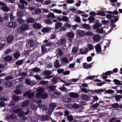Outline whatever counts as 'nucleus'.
I'll return each mask as SVG.
<instances>
[{
	"label": "nucleus",
	"mask_w": 122,
	"mask_h": 122,
	"mask_svg": "<svg viewBox=\"0 0 122 122\" xmlns=\"http://www.w3.org/2000/svg\"><path fill=\"white\" fill-rule=\"evenodd\" d=\"M59 41L60 42V44L64 45L65 44L66 40V39L63 38L60 39L58 41Z\"/></svg>",
	"instance_id": "nucleus-21"
},
{
	"label": "nucleus",
	"mask_w": 122,
	"mask_h": 122,
	"mask_svg": "<svg viewBox=\"0 0 122 122\" xmlns=\"http://www.w3.org/2000/svg\"><path fill=\"white\" fill-rule=\"evenodd\" d=\"M23 63V60H19L15 62V64L17 66H19L21 65Z\"/></svg>",
	"instance_id": "nucleus-47"
},
{
	"label": "nucleus",
	"mask_w": 122,
	"mask_h": 122,
	"mask_svg": "<svg viewBox=\"0 0 122 122\" xmlns=\"http://www.w3.org/2000/svg\"><path fill=\"white\" fill-rule=\"evenodd\" d=\"M25 81L26 84H27L28 85H30L31 84V81L30 80L28 79H25Z\"/></svg>",
	"instance_id": "nucleus-63"
},
{
	"label": "nucleus",
	"mask_w": 122,
	"mask_h": 122,
	"mask_svg": "<svg viewBox=\"0 0 122 122\" xmlns=\"http://www.w3.org/2000/svg\"><path fill=\"white\" fill-rule=\"evenodd\" d=\"M88 51V49L85 47L81 48L79 50L81 54H86L87 52Z\"/></svg>",
	"instance_id": "nucleus-13"
},
{
	"label": "nucleus",
	"mask_w": 122,
	"mask_h": 122,
	"mask_svg": "<svg viewBox=\"0 0 122 122\" xmlns=\"http://www.w3.org/2000/svg\"><path fill=\"white\" fill-rule=\"evenodd\" d=\"M76 34L79 36L83 37L85 35V33L83 30H77L76 32Z\"/></svg>",
	"instance_id": "nucleus-5"
},
{
	"label": "nucleus",
	"mask_w": 122,
	"mask_h": 122,
	"mask_svg": "<svg viewBox=\"0 0 122 122\" xmlns=\"http://www.w3.org/2000/svg\"><path fill=\"white\" fill-rule=\"evenodd\" d=\"M26 21L28 23H32L35 22V19L34 18L30 17L26 20Z\"/></svg>",
	"instance_id": "nucleus-27"
},
{
	"label": "nucleus",
	"mask_w": 122,
	"mask_h": 122,
	"mask_svg": "<svg viewBox=\"0 0 122 122\" xmlns=\"http://www.w3.org/2000/svg\"><path fill=\"white\" fill-rule=\"evenodd\" d=\"M93 33L91 31H88L85 33V35L87 36H92L93 35Z\"/></svg>",
	"instance_id": "nucleus-58"
},
{
	"label": "nucleus",
	"mask_w": 122,
	"mask_h": 122,
	"mask_svg": "<svg viewBox=\"0 0 122 122\" xmlns=\"http://www.w3.org/2000/svg\"><path fill=\"white\" fill-rule=\"evenodd\" d=\"M28 45L31 47L34 46L35 44V42L32 39H30L29 40H28Z\"/></svg>",
	"instance_id": "nucleus-18"
},
{
	"label": "nucleus",
	"mask_w": 122,
	"mask_h": 122,
	"mask_svg": "<svg viewBox=\"0 0 122 122\" xmlns=\"http://www.w3.org/2000/svg\"><path fill=\"white\" fill-rule=\"evenodd\" d=\"M62 20L63 21L68 22L69 21V19L66 16H63L62 18Z\"/></svg>",
	"instance_id": "nucleus-53"
},
{
	"label": "nucleus",
	"mask_w": 122,
	"mask_h": 122,
	"mask_svg": "<svg viewBox=\"0 0 122 122\" xmlns=\"http://www.w3.org/2000/svg\"><path fill=\"white\" fill-rule=\"evenodd\" d=\"M14 57L15 59H18V58L20 56V52L19 51H16L14 53Z\"/></svg>",
	"instance_id": "nucleus-22"
},
{
	"label": "nucleus",
	"mask_w": 122,
	"mask_h": 122,
	"mask_svg": "<svg viewBox=\"0 0 122 122\" xmlns=\"http://www.w3.org/2000/svg\"><path fill=\"white\" fill-rule=\"evenodd\" d=\"M13 37L11 35H9L7 38V41L8 43H9L11 42L13 39Z\"/></svg>",
	"instance_id": "nucleus-20"
},
{
	"label": "nucleus",
	"mask_w": 122,
	"mask_h": 122,
	"mask_svg": "<svg viewBox=\"0 0 122 122\" xmlns=\"http://www.w3.org/2000/svg\"><path fill=\"white\" fill-rule=\"evenodd\" d=\"M63 100L64 102H69L71 101V99L67 97H66L65 98H64Z\"/></svg>",
	"instance_id": "nucleus-28"
},
{
	"label": "nucleus",
	"mask_w": 122,
	"mask_h": 122,
	"mask_svg": "<svg viewBox=\"0 0 122 122\" xmlns=\"http://www.w3.org/2000/svg\"><path fill=\"white\" fill-rule=\"evenodd\" d=\"M69 94L70 96L71 97L77 98L79 97V95L76 92H70Z\"/></svg>",
	"instance_id": "nucleus-12"
},
{
	"label": "nucleus",
	"mask_w": 122,
	"mask_h": 122,
	"mask_svg": "<svg viewBox=\"0 0 122 122\" xmlns=\"http://www.w3.org/2000/svg\"><path fill=\"white\" fill-rule=\"evenodd\" d=\"M29 70H31L34 72H39L40 71L39 68L37 67H35L32 69H29Z\"/></svg>",
	"instance_id": "nucleus-54"
},
{
	"label": "nucleus",
	"mask_w": 122,
	"mask_h": 122,
	"mask_svg": "<svg viewBox=\"0 0 122 122\" xmlns=\"http://www.w3.org/2000/svg\"><path fill=\"white\" fill-rule=\"evenodd\" d=\"M112 107L114 108H115L117 110H119L120 107V105L117 103H114L111 105Z\"/></svg>",
	"instance_id": "nucleus-14"
},
{
	"label": "nucleus",
	"mask_w": 122,
	"mask_h": 122,
	"mask_svg": "<svg viewBox=\"0 0 122 122\" xmlns=\"http://www.w3.org/2000/svg\"><path fill=\"white\" fill-rule=\"evenodd\" d=\"M59 89L60 91L65 92H67L68 91L67 89L64 86H62L61 87L59 88Z\"/></svg>",
	"instance_id": "nucleus-46"
},
{
	"label": "nucleus",
	"mask_w": 122,
	"mask_h": 122,
	"mask_svg": "<svg viewBox=\"0 0 122 122\" xmlns=\"http://www.w3.org/2000/svg\"><path fill=\"white\" fill-rule=\"evenodd\" d=\"M24 96L27 97L29 98H30L33 97L34 96V94L33 93H30V92L27 91L23 94Z\"/></svg>",
	"instance_id": "nucleus-6"
},
{
	"label": "nucleus",
	"mask_w": 122,
	"mask_h": 122,
	"mask_svg": "<svg viewBox=\"0 0 122 122\" xmlns=\"http://www.w3.org/2000/svg\"><path fill=\"white\" fill-rule=\"evenodd\" d=\"M41 119L42 121H46L48 120L49 118V116L47 115H46L41 116Z\"/></svg>",
	"instance_id": "nucleus-23"
},
{
	"label": "nucleus",
	"mask_w": 122,
	"mask_h": 122,
	"mask_svg": "<svg viewBox=\"0 0 122 122\" xmlns=\"http://www.w3.org/2000/svg\"><path fill=\"white\" fill-rule=\"evenodd\" d=\"M41 12V10L40 9H36L35 10V13L36 15H39Z\"/></svg>",
	"instance_id": "nucleus-42"
},
{
	"label": "nucleus",
	"mask_w": 122,
	"mask_h": 122,
	"mask_svg": "<svg viewBox=\"0 0 122 122\" xmlns=\"http://www.w3.org/2000/svg\"><path fill=\"white\" fill-rule=\"evenodd\" d=\"M67 121L70 122H71L73 120V117L71 115L68 116L67 117Z\"/></svg>",
	"instance_id": "nucleus-33"
},
{
	"label": "nucleus",
	"mask_w": 122,
	"mask_h": 122,
	"mask_svg": "<svg viewBox=\"0 0 122 122\" xmlns=\"http://www.w3.org/2000/svg\"><path fill=\"white\" fill-rule=\"evenodd\" d=\"M93 62L92 63L90 64H87L85 62L83 64V68L85 69H88L91 68L92 66V64Z\"/></svg>",
	"instance_id": "nucleus-16"
},
{
	"label": "nucleus",
	"mask_w": 122,
	"mask_h": 122,
	"mask_svg": "<svg viewBox=\"0 0 122 122\" xmlns=\"http://www.w3.org/2000/svg\"><path fill=\"white\" fill-rule=\"evenodd\" d=\"M106 89H100L96 90H90L89 91L91 93L93 94L98 93L99 94L100 93L104 92Z\"/></svg>",
	"instance_id": "nucleus-2"
},
{
	"label": "nucleus",
	"mask_w": 122,
	"mask_h": 122,
	"mask_svg": "<svg viewBox=\"0 0 122 122\" xmlns=\"http://www.w3.org/2000/svg\"><path fill=\"white\" fill-rule=\"evenodd\" d=\"M99 105L98 103H96L92 105V107L94 109H96L98 107Z\"/></svg>",
	"instance_id": "nucleus-64"
},
{
	"label": "nucleus",
	"mask_w": 122,
	"mask_h": 122,
	"mask_svg": "<svg viewBox=\"0 0 122 122\" xmlns=\"http://www.w3.org/2000/svg\"><path fill=\"white\" fill-rule=\"evenodd\" d=\"M67 36L70 38H73L74 36V34L73 32L71 30L70 32L68 33L67 34Z\"/></svg>",
	"instance_id": "nucleus-19"
},
{
	"label": "nucleus",
	"mask_w": 122,
	"mask_h": 122,
	"mask_svg": "<svg viewBox=\"0 0 122 122\" xmlns=\"http://www.w3.org/2000/svg\"><path fill=\"white\" fill-rule=\"evenodd\" d=\"M114 97L116 100L117 102H118L122 98V95H116L114 96Z\"/></svg>",
	"instance_id": "nucleus-25"
},
{
	"label": "nucleus",
	"mask_w": 122,
	"mask_h": 122,
	"mask_svg": "<svg viewBox=\"0 0 122 122\" xmlns=\"http://www.w3.org/2000/svg\"><path fill=\"white\" fill-rule=\"evenodd\" d=\"M92 38L93 41L98 42L100 40V37L99 35H96L93 36Z\"/></svg>",
	"instance_id": "nucleus-11"
},
{
	"label": "nucleus",
	"mask_w": 122,
	"mask_h": 122,
	"mask_svg": "<svg viewBox=\"0 0 122 122\" xmlns=\"http://www.w3.org/2000/svg\"><path fill=\"white\" fill-rule=\"evenodd\" d=\"M31 51L30 50H27L26 51H24L23 52V54L25 55H28Z\"/></svg>",
	"instance_id": "nucleus-61"
},
{
	"label": "nucleus",
	"mask_w": 122,
	"mask_h": 122,
	"mask_svg": "<svg viewBox=\"0 0 122 122\" xmlns=\"http://www.w3.org/2000/svg\"><path fill=\"white\" fill-rule=\"evenodd\" d=\"M101 23H97L93 25V27L94 29H97L101 27Z\"/></svg>",
	"instance_id": "nucleus-30"
},
{
	"label": "nucleus",
	"mask_w": 122,
	"mask_h": 122,
	"mask_svg": "<svg viewBox=\"0 0 122 122\" xmlns=\"http://www.w3.org/2000/svg\"><path fill=\"white\" fill-rule=\"evenodd\" d=\"M64 71V70L63 69L61 68L58 69L57 71L58 73L59 74L63 73Z\"/></svg>",
	"instance_id": "nucleus-60"
},
{
	"label": "nucleus",
	"mask_w": 122,
	"mask_h": 122,
	"mask_svg": "<svg viewBox=\"0 0 122 122\" xmlns=\"http://www.w3.org/2000/svg\"><path fill=\"white\" fill-rule=\"evenodd\" d=\"M114 82L115 83V84L117 85H122V83H121L120 81L119 80L114 79L113 80Z\"/></svg>",
	"instance_id": "nucleus-34"
},
{
	"label": "nucleus",
	"mask_w": 122,
	"mask_h": 122,
	"mask_svg": "<svg viewBox=\"0 0 122 122\" xmlns=\"http://www.w3.org/2000/svg\"><path fill=\"white\" fill-rule=\"evenodd\" d=\"M56 103L53 102L51 103L49 105V109L51 112L53 111L55 108L56 107Z\"/></svg>",
	"instance_id": "nucleus-7"
},
{
	"label": "nucleus",
	"mask_w": 122,
	"mask_h": 122,
	"mask_svg": "<svg viewBox=\"0 0 122 122\" xmlns=\"http://www.w3.org/2000/svg\"><path fill=\"white\" fill-rule=\"evenodd\" d=\"M78 51V49L76 46L74 47L72 50V52L74 53H76Z\"/></svg>",
	"instance_id": "nucleus-39"
},
{
	"label": "nucleus",
	"mask_w": 122,
	"mask_h": 122,
	"mask_svg": "<svg viewBox=\"0 0 122 122\" xmlns=\"http://www.w3.org/2000/svg\"><path fill=\"white\" fill-rule=\"evenodd\" d=\"M17 23L14 21H11L9 22L7 25L8 27L10 28H15L17 26Z\"/></svg>",
	"instance_id": "nucleus-3"
},
{
	"label": "nucleus",
	"mask_w": 122,
	"mask_h": 122,
	"mask_svg": "<svg viewBox=\"0 0 122 122\" xmlns=\"http://www.w3.org/2000/svg\"><path fill=\"white\" fill-rule=\"evenodd\" d=\"M1 9L3 11L5 12H7L9 10L8 7L7 6H2Z\"/></svg>",
	"instance_id": "nucleus-43"
},
{
	"label": "nucleus",
	"mask_w": 122,
	"mask_h": 122,
	"mask_svg": "<svg viewBox=\"0 0 122 122\" xmlns=\"http://www.w3.org/2000/svg\"><path fill=\"white\" fill-rule=\"evenodd\" d=\"M13 112L15 113H18V116L20 117H22L24 116V111H22L21 108L16 109L14 110Z\"/></svg>",
	"instance_id": "nucleus-1"
},
{
	"label": "nucleus",
	"mask_w": 122,
	"mask_h": 122,
	"mask_svg": "<svg viewBox=\"0 0 122 122\" xmlns=\"http://www.w3.org/2000/svg\"><path fill=\"white\" fill-rule=\"evenodd\" d=\"M12 98L14 101H17L19 100V97L16 95H14L13 96Z\"/></svg>",
	"instance_id": "nucleus-38"
},
{
	"label": "nucleus",
	"mask_w": 122,
	"mask_h": 122,
	"mask_svg": "<svg viewBox=\"0 0 122 122\" xmlns=\"http://www.w3.org/2000/svg\"><path fill=\"white\" fill-rule=\"evenodd\" d=\"M114 92L113 90H108L105 91V92L104 93V94H105L106 93L108 94L112 93H114Z\"/></svg>",
	"instance_id": "nucleus-51"
},
{
	"label": "nucleus",
	"mask_w": 122,
	"mask_h": 122,
	"mask_svg": "<svg viewBox=\"0 0 122 122\" xmlns=\"http://www.w3.org/2000/svg\"><path fill=\"white\" fill-rule=\"evenodd\" d=\"M51 72L50 71L46 70L45 71L44 73V74L45 75H50L51 74Z\"/></svg>",
	"instance_id": "nucleus-56"
},
{
	"label": "nucleus",
	"mask_w": 122,
	"mask_h": 122,
	"mask_svg": "<svg viewBox=\"0 0 122 122\" xmlns=\"http://www.w3.org/2000/svg\"><path fill=\"white\" fill-rule=\"evenodd\" d=\"M44 92L43 89L42 88H41L39 89L37 91V92L36 94V96L38 98L40 97L41 95Z\"/></svg>",
	"instance_id": "nucleus-4"
},
{
	"label": "nucleus",
	"mask_w": 122,
	"mask_h": 122,
	"mask_svg": "<svg viewBox=\"0 0 122 122\" xmlns=\"http://www.w3.org/2000/svg\"><path fill=\"white\" fill-rule=\"evenodd\" d=\"M41 50L42 53L44 54L46 51H47V49L46 48L45 46L42 45L41 46Z\"/></svg>",
	"instance_id": "nucleus-29"
},
{
	"label": "nucleus",
	"mask_w": 122,
	"mask_h": 122,
	"mask_svg": "<svg viewBox=\"0 0 122 122\" xmlns=\"http://www.w3.org/2000/svg\"><path fill=\"white\" fill-rule=\"evenodd\" d=\"M81 97L84 100H88L89 99V97L86 95L85 94L81 96Z\"/></svg>",
	"instance_id": "nucleus-48"
},
{
	"label": "nucleus",
	"mask_w": 122,
	"mask_h": 122,
	"mask_svg": "<svg viewBox=\"0 0 122 122\" xmlns=\"http://www.w3.org/2000/svg\"><path fill=\"white\" fill-rule=\"evenodd\" d=\"M45 23L48 25H50L52 23V22L50 19H47L45 21Z\"/></svg>",
	"instance_id": "nucleus-62"
},
{
	"label": "nucleus",
	"mask_w": 122,
	"mask_h": 122,
	"mask_svg": "<svg viewBox=\"0 0 122 122\" xmlns=\"http://www.w3.org/2000/svg\"><path fill=\"white\" fill-rule=\"evenodd\" d=\"M97 15L102 16H105L106 15L105 13L103 11L100 10L97 13Z\"/></svg>",
	"instance_id": "nucleus-36"
},
{
	"label": "nucleus",
	"mask_w": 122,
	"mask_h": 122,
	"mask_svg": "<svg viewBox=\"0 0 122 122\" xmlns=\"http://www.w3.org/2000/svg\"><path fill=\"white\" fill-rule=\"evenodd\" d=\"M14 92L18 95L20 94L21 93L20 91L18 89H16L14 91Z\"/></svg>",
	"instance_id": "nucleus-59"
},
{
	"label": "nucleus",
	"mask_w": 122,
	"mask_h": 122,
	"mask_svg": "<svg viewBox=\"0 0 122 122\" xmlns=\"http://www.w3.org/2000/svg\"><path fill=\"white\" fill-rule=\"evenodd\" d=\"M54 65L55 67L56 68H58L60 67V66L58 60H56V61L54 63Z\"/></svg>",
	"instance_id": "nucleus-31"
},
{
	"label": "nucleus",
	"mask_w": 122,
	"mask_h": 122,
	"mask_svg": "<svg viewBox=\"0 0 122 122\" xmlns=\"http://www.w3.org/2000/svg\"><path fill=\"white\" fill-rule=\"evenodd\" d=\"M3 59L4 61L6 62L10 61L12 60V57L10 56H7L4 57Z\"/></svg>",
	"instance_id": "nucleus-15"
},
{
	"label": "nucleus",
	"mask_w": 122,
	"mask_h": 122,
	"mask_svg": "<svg viewBox=\"0 0 122 122\" xmlns=\"http://www.w3.org/2000/svg\"><path fill=\"white\" fill-rule=\"evenodd\" d=\"M95 48L97 53H99L101 51V47L100 44H97L95 46Z\"/></svg>",
	"instance_id": "nucleus-17"
},
{
	"label": "nucleus",
	"mask_w": 122,
	"mask_h": 122,
	"mask_svg": "<svg viewBox=\"0 0 122 122\" xmlns=\"http://www.w3.org/2000/svg\"><path fill=\"white\" fill-rule=\"evenodd\" d=\"M62 26L61 24L59 22H57L55 24V30H57L60 28Z\"/></svg>",
	"instance_id": "nucleus-26"
},
{
	"label": "nucleus",
	"mask_w": 122,
	"mask_h": 122,
	"mask_svg": "<svg viewBox=\"0 0 122 122\" xmlns=\"http://www.w3.org/2000/svg\"><path fill=\"white\" fill-rule=\"evenodd\" d=\"M46 17L47 18H50V17L52 18H56V17L53 13L50 12L49 13L48 15L46 16Z\"/></svg>",
	"instance_id": "nucleus-32"
},
{
	"label": "nucleus",
	"mask_w": 122,
	"mask_h": 122,
	"mask_svg": "<svg viewBox=\"0 0 122 122\" xmlns=\"http://www.w3.org/2000/svg\"><path fill=\"white\" fill-rule=\"evenodd\" d=\"M49 39L47 40L46 39L44 41H43V43H46L44 45L45 46H52V43L51 41L48 42Z\"/></svg>",
	"instance_id": "nucleus-9"
},
{
	"label": "nucleus",
	"mask_w": 122,
	"mask_h": 122,
	"mask_svg": "<svg viewBox=\"0 0 122 122\" xmlns=\"http://www.w3.org/2000/svg\"><path fill=\"white\" fill-rule=\"evenodd\" d=\"M58 78L56 77H54L52 79V81L54 83V84H56L58 82Z\"/></svg>",
	"instance_id": "nucleus-49"
},
{
	"label": "nucleus",
	"mask_w": 122,
	"mask_h": 122,
	"mask_svg": "<svg viewBox=\"0 0 122 122\" xmlns=\"http://www.w3.org/2000/svg\"><path fill=\"white\" fill-rule=\"evenodd\" d=\"M95 20V18L92 16H90L88 18V20H89V23H91L94 21Z\"/></svg>",
	"instance_id": "nucleus-44"
},
{
	"label": "nucleus",
	"mask_w": 122,
	"mask_h": 122,
	"mask_svg": "<svg viewBox=\"0 0 122 122\" xmlns=\"http://www.w3.org/2000/svg\"><path fill=\"white\" fill-rule=\"evenodd\" d=\"M113 74L112 71H107L104 73H103V75H104L105 76L109 75H110Z\"/></svg>",
	"instance_id": "nucleus-55"
},
{
	"label": "nucleus",
	"mask_w": 122,
	"mask_h": 122,
	"mask_svg": "<svg viewBox=\"0 0 122 122\" xmlns=\"http://www.w3.org/2000/svg\"><path fill=\"white\" fill-rule=\"evenodd\" d=\"M56 86L55 85L51 86H49V89H50V90L52 91H54L56 90Z\"/></svg>",
	"instance_id": "nucleus-45"
},
{
	"label": "nucleus",
	"mask_w": 122,
	"mask_h": 122,
	"mask_svg": "<svg viewBox=\"0 0 122 122\" xmlns=\"http://www.w3.org/2000/svg\"><path fill=\"white\" fill-rule=\"evenodd\" d=\"M5 85L6 86L10 87L12 86V83L11 81H8L5 83Z\"/></svg>",
	"instance_id": "nucleus-41"
},
{
	"label": "nucleus",
	"mask_w": 122,
	"mask_h": 122,
	"mask_svg": "<svg viewBox=\"0 0 122 122\" xmlns=\"http://www.w3.org/2000/svg\"><path fill=\"white\" fill-rule=\"evenodd\" d=\"M20 28L22 31H25L29 29V26L27 24H23L20 26Z\"/></svg>",
	"instance_id": "nucleus-8"
},
{
	"label": "nucleus",
	"mask_w": 122,
	"mask_h": 122,
	"mask_svg": "<svg viewBox=\"0 0 122 122\" xmlns=\"http://www.w3.org/2000/svg\"><path fill=\"white\" fill-rule=\"evenodd\" d=\"M49 31V29L48 28L45 27L42 29L41 31L43 33H47Z\"/></svg>",
	"instance_id": "nucleus-40"
},
{
	"label": "nucleus",
	"mask_w": 122,
	"mask_h": 122,
	"mask_svg": "<svg viewBox=\"0 0 122 122\" xmlns=\"http://www.w3.org/2000/svg\"><path fill=\"white\" fill-rule=\"evenodd\" d=\"M104 32V31L103 30V29L102 28H101L97 29L96 30V32L97 33H100L101 34L103 33Z\"/></svg>",
	"instance_id": "nucleus-37"
},
{
	"label": "nucleus",
	"mask_w": 122,
	"mask_h": 122,
	"mask_svg": "<svg viewBox=\"0 0 122 122\" xmlns=\"http://www.w3.org/2000/svg\"><path fill=\"white\" fill-rule=\"evenodd\" d=\"M17 116L15 114H11L9 116V117L11 119H16Z\"/></svg>",
	"instance_id": "nucleus-57"
},
{
	"label": "nucleus",
	"mask_w": 122,
	"mask_h": 122,
	"mask_svg": "<svg viewBox=\"0 0 122 122\" xmlns=\"http://www.w3.org/2000/svg\"><path fill=\"white\" fill-rule=\"evenodd\" d=\"M33 26L34 28L36 29H41V27H42L39 23L36 22L33 24Z\"/></svg>",
	"instance_id": "nucleus-10"
},
{
	"label": "nucleus",
	"mask_w": 122,
	"mask_h": 122,
	"mask_svg": "<svg viewBox=\"0 0 122 122\" xmlns=\"http://www.w3.org/2000/svg\"><path fill=\"white\" fill-rule=\"evenodd\" d=\"M82 27L83 28L88 30H91V27L88 24H83L82 25Z\"/></svg>",
	"instance_id": "nucleus-24"
},
{
	"label": "nucleus",
	"mask_w": 122,
	"mask_h": 122,
	"mask_svg": "<svg viewBox=\"0 0 122 122\" xmlns=\"http://www.w3.org/2000/svg\"><path fill=\"white\" fill-rule=\"evenodd\" d=\"M17 16L19 17H21L23 15V13L21 11H19L17 12L16 13Z\"/></svg>",
	"instance_id": "nucleus-52"
},
{
	"label": "nucleus",
	"mask_w": 122,
	"mask_h": 122,
	"mask_svg": "<svg viewBox=\"0 0 122 122\" xmlns=\"http://www.w3.org/2000/svg\"><path fill=\"white\" fill-rule=\"evenodd\" d=\"M48 96V95L47 93H44L42 94L41 95L40 97L42 98V99H45L47 98Z\"/></svg>",
	"instance_id": "nucleus-50"
},
{
	"label": "nucleus",
	"mask_w": 122,
	"mask_h": 122,
	"mask_svg": "<svg viewBox=\"0 0 122 122\" xmlns=\"http://www.w3.org/2000/svg\"><path fill=\"white\" fill-rule=\"evenodd\" d=\"M29 104V102L27 100H25L22 103V107H25L27 106Z\"/></svg>",
	"instance_id": "nucleus-35"
}]
</instances>
